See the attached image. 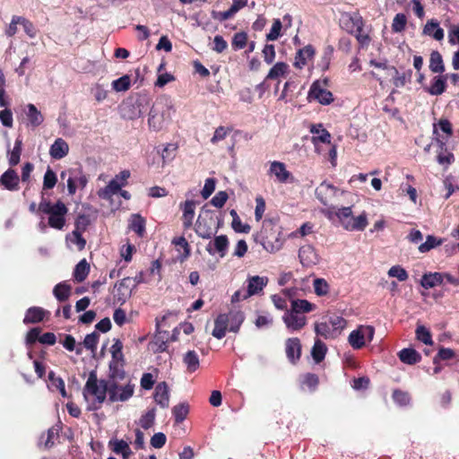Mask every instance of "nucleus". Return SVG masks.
<instances>
[{"label": "nucleus", "mask_w": 459, "mask_h": 459, "mask_svg": "<svg viewBox=\"0 0 459 459\" xmlns=\"http://www.w3.org/2000/svg\"><path fill=\"white\" fill-rule=\"evenodd\" d=\"M326 352H327V347H326L325 343L323 341H321L320 339L316 338L314 345L311 350V355H312L313 359L316 363H320L321 361L324 360Z\"/></svg>", "instance_id": "40"}, {"label": "nucleus", "mask_w": 459, "mask_h": 459, "mask_svg": "<svg viewBox=\"0 0 459 459\" xmlns=\"http://www.w3.org/2000/svg\"><path fill=\"white\" fill-rule=\"evenodd\" d=\"M302 384L307 385L310 391H315L319 384V378L314 373H307L303 376Z\"/></svg>", "instance_id": "63"}, {"label": "nucleus", "mask_w": 459, "mask_h": 459, "mask_svg": "<svg viewBox=\"0 0 459 459\" xmlns=\"http://www.w3.org/2000/svg\"><path fill=\"white\" fill-rule=\"evenodd\" d=\"M316 54V49L312 45H307L298 50L295 56L294 66L302 68L307 65V61L312 59Z\"/></svg>", "instance_id": "21"}, {"label": "nucleus", "mask_w": 459, "mask_h": 459, "mask_svg": "<svg viewBox=\"0 0 459 459\" xmlns=\"http://www.w3.org/2000/svg\"><path fill=\"white\" fill-rule=\"evenodd\" d=\"M131 229L140 237L145 232V220L139 214L133 215Z\"/></svg>", "instance_id": "54"}, {"label": "nucleus", "mask_w": 459, "mask_h": 459, "mask_svg": "<svg viewBox=\"0 0 459 459\" xmlns=\"http://www.w3.org/2000/svg\"><path fill=\"white\" fill-rule=\"evenodd\" d=\"M226 316L228 319L229 330L233 333L238 332L240 325L245 319L243 312L230 311V313L226 314Z\"/></svg>", "instance_id": "35"}, {"label": "nucleus", "mask_w": 459, "mask_h": 459, "mask_svg": "<svg viewBox=\"0 0 459 459\" xmlns=\"http://www.w3.org/2000/svg\"><path fill=\"white\" fill-rule=\"evenodd\" d=\"M229 329L228 319L226 314H220L214 320V328L212 330V336L217 339H222Z\"/></svg>", "instance_id": "26"}, {"label": "nucleus", "mask_w": 459, "mask_h": 459, "mask_svg": "<svg viewBox=\"0 0 459 459\" xmlns=\"http://www.w3.org/2000/svg\"><path fill=\"white\" fill-rule=\"evenodd\" d=\"M180 207L183 211L181 218L183 227L185 230H188L193 226V221L195 219V202L193 200H186L185 203L180 204Z\"/></svg>", "instance_id": "16"}, {"label": "nucleus", "mask_w": 459, "mask_h": 459, "mask_svg": "<svg viewBox=\"0 0 459 459\" xmlns=\"http://www.w3.org/2000/svg\"><path fill=\"white\" fill-rule=\"evenodd\" d=\"M214 248L218 251L221 257L225 255V252L229 246V240L226 235L217 236L214 238Z\"/></svg>", "instance_id": "56"}, {"label": "nucleus", "mask_w": 459, "mask_h": 459, "mask_svg": "<svg viewBox=\"0 0 459 459\" xmlns=\"http://www.w3.org/2000/svg\"><path fill=\"white\" fill-rule=\"evenodd\" d=\"M444 275L441 273H429L423 274L420 284L425 289H430L442 284Z\"/></svg>", "instance_id": "33"}, {"label": "nucleus", "mask_w": 459, "mask_h": 459, "mask_svg": "<svg viewBox=\"0 0 459 459\" xmlns=\"http://www.w3.org/2000/svg\"><path fill=\"white\" fill-rule=\"evenodd\" d=\"M365 25V21L359 11L345 12L341 14L340 27L349 34L356 32V28Z\"/></svg>", "instance_id": "8"}, {"label": "nucleus", "mask_w": 459, "mask_h": 459, "mask_svg": "<svg viewBox=\"0 0 459 459\" xmlns=\"http://www.w3.org/2000/svg\"><path fill=\"white\" fill-rule=\"evenodd\" d=\"M183 362L190 373L196 371L200 367L199 357L195 351H188L183 357Z\"/></svg>", "instance_id": "42"}, {"label": "nucleus", "mask_w": 459, "mask_h": 459, "mask_svg": "<svg viewBox=\"0 0 459 459\" xmlns=\"http://www.w3.org/2000/svg\"><path fill=\"white\" fill-rule=\"evenodd\" d=\"M195 233L202 238L208 239L214 235L212 227L207 224L206 219L199 215L195 227Z\"/></svg>", "instance_id": "30"}, {"label": "nucleus", "mask_w": 459, "mask_h": 459, "mask_svg": "<svg viewBox=\"0 0 459 459\" xmlns=\"http://www.w3.org/2000/svg\"><path fill=\"white\" fill-rule=\"evenodd\" d=\"M299 258L304 267H312L320 261V256L316 248L309 244L303 245L299 247Z\"/></svg>", "instance_id": "10"}, {"label": "nucleus", "mask_w": 459, "mask_h": 459, "mask_svg": "<svg viewBox=\"0 0 459 459\" xmlns=\"http://www.w3.org/2000/svg\"><path fill=\"white\" fill-rule=\"evenodd\" d=\"M329 80L325 78L323 80L315 81L308 91L307 100L309 102L316 101L321 105H329L333 102V93L327 90Z\"/></svg>", "instance_id": "4"}, {"label": "nucleus", "mask_w": 459, "mask_h": 459, "mask_svg": "<svg viewBox=\"0 0 459 459\" xmlns=\"http://www.w3.org/2000/svg\"><path fill=\"white\" fill-rule=\"evenodd\" d=\"M446 79H447V75L435 76L431 81L430 86L429 88H427L426 91L430 95H434V96L441 95L443 92H445V91L446 89Z\"/></svg>", "instance_id": "28"}, {"label": "nucleus", "mask_w": 459, "mask_h": 459, "mask_svg": "<svg viewBox=\"0 0 459 459\" xmlns=\"http://www.w3.org/2000/svg\"><path fill=\"white\" fill-rule=\"evenodd\" d=\"M282 24L280 19H274L270 32L266 35L267 40H276L280 35Z\"/></svg>", "instance_id": "62"}, {"label": "nucleus", "mask_w": 459, "mask_h": 459, "mask_svg": "<svg viewBox=\"0 0 459 459\" xmlns=\"http://www.w3.org/2000/svg\"><path fill=\"white\" fill-rule=\"evenodd\" d=\"M27 117L33 127H37L42 124L44 117L40 111L38 110L34 104L27 105Z\"/></svg>", "instance_id": "46"}, {"label": "nucleus", "mask_w": 459, "mask_h": 459, "mask_svg": "<svg viewBox=\"0 0 459 459\" xmlns=\"http://www.w3.org/2000/svg\"><path fill=\"white\" fill-rule=\"evenodd\" d=\"M455 359L459 362V354L450 348L441 347L433 359L434 364H437L440 360Z\"/></svg>", "instance_id": "44"}, {"label": "nucleus", "mask_w": 459, "mask_h": 459, "mask_svg": "<svg viewBox=\"0 0 459 459\" xmlns=\"http://www.w3.org/2000/svg\"><path fill=\"white\" fill-rule=\"evenodd\" d=\"M316 308V304L309 302L307 299H292L291 301V310L294 313L301 314V313H309L314 311Z\"/></svg>", "instance_id": "36"}, {"label": "nucleus", "mask_w": 459, "mask_h": 459, "mask_svg": "<svg viewBox=\"0 0 459 459\" xmlns=\"http://www.w3.org/2000/svg\"><path fill=\"white\" fill-rule=\"evenodd\" d=\"M439 143L441 152L437 156V160L440 165L449 166L455 161V156L452 152H448L446 148V143L440 140Z\"/></svg>", "instance_id": "45"}, {"label": "nucleus", "mask_w": 459, "mask_h": 459, "mask_svg": "<svg viewBox=\"0 0 459 459\" xmlns=\"http://www.w3.org/2000/svg\"><path fill=\"white\" fill-rule=\"evenodd\" d=\"M254 239L256 243H260L263 247L270 252L273 253L278 251L281 247V242L276 235L275 231H273V229L268 230L264 227L260 232L254 236Z\"/></svg>", "instance_id": "7"}, {"label": "nucleus", "mask_w": 459, "mask_h": 459, "mask_svg": "<svg viewBox=\"0 0 459 459\" xmlns=\"http://www.w3.org/2000/svg\"><path fill=\"white\" fill-rule=\"evenodd\" d=\"M131 86V78L129 75L126 74L121 77H119L117 80H114L112 82V88L114 91L120 92V91H126L129 90Z\"/></svg>", "instance_id": "52"}, {"label": "nucleus", "mask_w": 459, "mask_h": 459, "mask_svg": "<svg viewBox=\"0 0 459 459\" xmlns=\"http://www.w3.org/2000/svg\"><path fill=\"white\" fill-rule=\"evenodd\" d=\"M122 186H124L123 182L118 183L117 179L113 178L108 182V184L105 186V188L100 189L99 191V196L103 199H108L111 195L118 193L121 190Z\"/></svg>", "instance_id": "41"}, {"label": "nucleus", "mask_w": 459, "mask_h": 459, "mask_svg": "<svg viewBox=\"0 0 459 459\" xmlns=\"http://www.w3.org/2000/svg\"><path fill=\"white\" fill-rule=\"evenodd\" d=\"M90 273V264L86 259L81 260L74 270V278L77 282H82Z\"/></svg>", "instance_id": "43"}, {"label": "nucleus", "mask_w": 459, "mask_h": 459, "mask_svg": "<svg viewBox=\"0 0 459 459\" xmlns=\"http://www.w3.org/2000/svg\"><path fill=\"white\" fill-rule=\"evenodd\" d=\"M347 321L340 316H332L326 321L316 323L315 332L325 339L335 338L346 327Z\"/></svg>", "instance_id": "3"}, {"label": "nucleus", "mask_w": 459, "mask_h": 459, "mask_svg": "<svg viewBox=\"0 0 459 459\" xmlns=\"http://www.w3.org/2000/svg\"><path fill=\"white\" fill-rule=\"evenodd\" d=\"M0 186L3 189L13 192L20 188V178L13 169H8L0 177Z\"/></svg>", "instance_id": "13"}, {"label": "nucleus", "mask_w": 459, "mask_h": 459, "mask_svg": "<svg viewBox=\"0 0 459 459\" xmlns=\"http://www.w3.org/2000/svg\"><path fill=\"white\" fill-rule=\"evenodd\" d=\"M110 382L105 380H99L97 373L92 370L90 372L88 379L83 387L82 394L85 400H88L89 396H92L94 409H99L100 405L105 402L107 394H109Z\"/></svg>", "instance_id": "1"}, {"label": "nucleus", "mask_w": 459, "mask_h": 459, "mask_svg": "<svg viewBox=\"0 0 459 459\" xmlns=\"http://www.w3.org/2000/svg\"><path fill=\"white\" fill-rule=\"evenodd\" d=\"M368 226L367 213L363 212L357 217L352 216L349 222L345 225V230L350 231H362Z\"/></svg>", "instance_id": "31"}, {"label": "nucleus", "mask_w": 459, "mask_h": 459, "mask_svg": "<svg viewBox=\"0 0 459 459\" xmlns=\"http://www.w3.org/2000/svg\"><path fill=\"white\" fill-rule=\"evenodd\" d=\"M22 140L17 138L14 143V147L9 156L8 161H9V165L11 167L16 166L20 162L21 154H22Z\"/></svg>", "instance_id": "53"}, {"label": "nucleus", "mask_w": 459, "mask_h": 459, "mask_svg": "<svg viewBox=\"0 0 459 459\" xmlns=\"http://www.w3.org/2000/svg\"><path fill=\"white\" fill-rule=\"evenodd\" d=\"M134 391V385L127 384L121 386L117 382L110 381L109 401L111 403L126 402L133 396Z\"/></svg>", "instance_id": "9"}, {"label": "nucleus", "mask_w": 459, "mask_h": 459, "mask_svg": "<svg viewBox=\"0 0 459 459\" xmlns=\"http://www.w3.org/2000/svg\"><path fill=\"white\" fill-rule=\"evenodd\" d=\"M56 182L57 178L56 173L50 168H48L43 178V189H52Z\"/></svg>", "instance_id": "58"}, {"label": "nucleus", "mask_w": 459, "mask_h": 459, "mask_svg": "<svg viewBox=\"0 0 459 459\" xmlns=\"http://www.w3.org/2000/svg\"><path fill=\"white\" fill-rule=\"evenodd\" d=\"M282 320L287 328L291 331H299L307 325V317L305 316H300V314L294 313L291 310H286Z\"/></svg>", "instance_id": "14"}, {"label": "nucleus", "mask_w": 459, "mask_h": 459, "mask_svg": "<svg viewBox=\"0 0 459 459\" xmlns=\"http://www.w3.org/2000/svg\"><path fill=\"white\" fill-rule=\"evenodd\" d=\"M178 146L177 143H168L161 152V158L164 163L171 161L175 156Z\"/></svg>", "instance_id": "57"}, {"label": "nucleus", "mask_w": 459, "mask_h": 459, "mask_svg": "<svg viewBox=\"0 0 459 459\" xmlns=\"http://www.w3.org/2000/svg\"><path fill=\"white\" fill-rule=\"evenodd\" d=\"M315 293L317 296H325L329 292V284L323 278H316L313 283Z\"/></svg>", "instance_id": "55"}, {"label": "nucleus", "mask_w": 459, "mask_h": 459, "mask_svg": "<svg viewBox=\"0 0 459 459\" xmlns=\"http://www.w3.org/2000/svg\"><path fill=\"white\" fill-rule=\"evenodd\" d=\"M129 281L130 278L126 277L118 284L115 285L116 293L114 294V299L117 303L122 305L130 298L132 290L128 285Z\"/></svg>", "instance_id": "18"}, {"label": "nucleus", "mask_w": 459, "mask_h": 459, "mask_svg": "<svg viewBox=\"0 0 459 459\" xmlns=\"http://www.w3.org/2000/svg\"><path fill=\"white\" fill-rule=\"evenodd\" d=\"M108 446L117 455H122L125 459L128 458L132 454L129 445L123 439H111Z\"/></svg>", "instance_id": "32"}, {"label": "nucleus", "mask_w": 459, "mask_h": 459, "mask_svg": "<svg viewBox=\"0 0 459 459\" xmlns=\"http://www.w3.org/2000/svg\"><path fill=\"white\" fill-rule=\"evenodd\" d=\"M407 22V18L403 13H397L393 21L392 30L394 32H401L404 30Z\"/></svg>", "instance_id": "61"}, {"label": "nucleus", "mask_w": 459, "mask_h": 459, "mask_svg": "<svg viewBox=\"0 0 459 459\" xmlns=\"http://www.w3.org/2000/svg\"><path fill=\"white\" fill-rule=\"evenodd\" d=\"M39 211L41 213L48 215V223L49 227L59 230L65 227V215L68 212V208L61 200L52 204L49 200L42 196L39 204Z\"/></svg>", "instance_id": "2"}, {"label": "nucleus", "mask_w": 459, "mask_h": 459, "mask_svg": "<svg viewBox=\"0 0 459 459\" xmlns=\"http://www.w3.org/2000/svg\"><path fill=\"white\" fill-rule=\"evenodd\" d=\"M365 25H359L356 28V32L351 35L355 36L361 48H367L371 42V37L368 31L364 30Z\"/></svg>", "instance_id": "49"}, {"label": "nucleus", "mask_w": 459, "mask_h": 459, "mask_svg": "<svg viewBox=\"0 0 459 459\" xmlns=\"http://www.w3.org/2000/svg\"><path fill=\"white\" fill-rule=\"evenodd\" d=\"M416 337L419 341L422 342L425 344H432V336L429 332L425 326L419 325L416 328Z\"/></svg>", "instance_id": "59"}, {"label": "nucleus", "mask_w": 459, "mask_h": 459, "mask_svg": "<svg viewBox=\"0 0 459 459\" xmlns=\"http://www.w3.org/2000/svg\"><path fill=\"white\" fill-rule=\"evenodd\" d=\"M120 361L112 360L109 363V378L111 381L116 382V380H123L126 376V372L123 368V365L119 363Z\"/></svg>", "instance_id": "47"}, {"label": "nucleus", "mask_w": 459, "mask_h": 459, "mask_svg": "<svg viewBox=\"0 0 459 459\" xmlns=\"http://www.w3.org/2000/svg\"><path fill=\"white\" fill-rule=\"evenodd\" d=\"M48 315H49L48 310H45L40 307H31L26 311L23 323L25 325L40 323Z\"/></svg>", "instance_id": "19"}, {"label": "nucleus", "mask_w": 459, "mask_h": 459, "mask_svg": "<svg viewBox=\"0 0 459 459\" xmlns=\"http://www.w3.org/2000/svg\"><path fill=\"white\" fill-rule=\"evenodd\" d=\"M71 285L66 281H62L54 287L53 294L59 302H64L71 296Z\"/></svg>", "instance_id": "39"}, {"label": "nucleus", "mask_w": 459, "mask_h": 459, "mask_svg": "<svg viewBox=\"0 0 459 459\" xmlns=\"http://www.w3.org/2000/svg\"><path fill=\"white\" fill-rule=\"evenodd\" d=\"M153 398L157 404H159L161 408L169 407V391L166 382H160L156 385Z\"/></svg>", "instance_id": "20"}, {"label": "nucleus", "mask_w": 459, "mask_h": 459, "mask_svg": "<svg viewBox=\"0 0 459 459\" xmlns=\"http://www.w3.org/2000/svg\"><path fill=\"white\" fill-rule=\"evenodd\" d=\"M337 192V187L324 181L316 188L315 194L320 203L326 206L332 201L333 197L336 195Z\"/></svg>", "instance_id": "12"}, {"label": "nucleus", "mask_w": 459, "mask_h": 459, "mask_svg": "<svg viewBox=\"0 0 459 459\" xmlns=\"http://www.w3.org/2000/svg\"><path fill=\"white\" fill-rule=\"evenodd\" d=\"M270 173L273 174L280 183L293 181V176L286 169V166L281 161H273L270 166Z\"/></svg>", "instance_id": "15"}, {"label": "nucleus", "mask_w": 459, "mask_h": 459, "mask_svg": "<svg viewBox=\"0 0 459 459\" xmlns=\"http://www.w3.org/2000/svg\"><path fill=\"white\" fill-rule=\"evenodd\" d=\"M68 143L62 138H57L50 146L49 154L55 160H61L68 154Z\"/></svg>", "instance_id": "23"}, {"label": "nucleus", "mask_w": 459, "mask_h": 459, "mask_svg": "<svg viewBox=\"0 0 459 459\" xmlns=\"http://www.w3.org/2000/svg\"><path fill=\"white\" fill-rule=\"evenodd\" d=\"M423 34L433 37L436 40L444 39V30L435 20L428 21L423 28Z\"/></svg>", "instance_id": "34"}, {"label": "nucleus", "mask_w": 459, "mask_h": 459, "mask_svg": "<svg viewBox=\"0 0 459 459\" xmlns=\"http://www.w3.org/2000/svg\"><path fill=\"white\" fill-rule=\"evenodd\" d=\"M58 429L52 427L46 433L39 437V446L44 449H49L55 445V440L58 438Z\"/></svg>", "instance_id": "29"}, {"label": "nucleus", "mask_w": 459, "mask_h": 459, "mask_svg": "<svg viewBox=\"0 0 459 459\" xmlns=\"http://www.w3.org/2000/svg\"><path fill=\"white\" fill-rule=\"evenodd\" d=\"M391 70L394 72L393 84L396 88H403L407 83L411 82L412 70L408 69L403 73H400L395 66H391Z\"/></svg>", "instance_id": "24"}, {"label": "nucleus", "mask_w": 459, "mask_h": 459, "mask_svg": "<svg viewBox=\"0 0 459 459\" xmlns=\"http://www.w3.org/2000/svg\"><path fill=\"white\" fill-rule=\"evenodd\" d=\"M429 70L435 74L445 72V65L441 54L437 50H433L429 57Z\"/></svg>", "instance_id": "38"}, {"label": "nucleus", "mask_w": 459, "mask_h": 459, "mask_svg": "<svg viewBox=\"0 0 459 459\" xmlns=\"http://www.w3.org/2000/svg\"><path fill=\"white\" fill-rule=\"evenodd\" d=\"M67 174H69L67 190L70 195H74L78 188L83 189L86 187L88 177L82 169H71L67 171H62L60 174L61 179H65Z\"/></svg>", "instance_id": "5"}, {"label": "nucleus", "mask_w": 459, "mask_h": 459, "mask_svg": "<svg viewBox=\"0 0 459 459\" xmlns=\"http://www.w3.org/2000/svg\"><path fill=\"white\" fill-rule=\"evenodd\" d=\"M400 360L407 365H415L421 360V355L412 348H404L398 352Z\"/></svg>", "instance_id": "27"}, {"label": "nucleus", "mask_w": 459, "mask_h": 459, "mask_svg": "<svg viewBox=\"0 0 459 459\" xmlns=\"http://www.w3.org/2000/svg\"><path fill=\"white\" fill-rule=\"evenodd\" d=\"M286 355L289 360L295 364L301 356V343L299 338H289L286 341Z\"/></svg>", "instance_id": "17"}, {"label": "nucleus", "mask_w": 459, "mask_h": 459, "mask_svg": "<svg viewBox=\"0 0 459 459\" xmlns=\"http://www.w3.org/2000/svg\"><path fill=\"white\" fill-rule=\"evenodd\" d=\"M375 328L373 326L360 325L349 334L348 342L353 349L359 350L366 345V339L368 342L373 340Z\"/></svg>", "instance_id": "6"}, {"label": "nucleus", "mask_w": 459, "mask_h": 459, "mask_svg": "<svg viewBox=\"0 0 459 459\" xmlns=\"http://www.w3.org/2000/svg\"><path fill=\"white\" fill-rule=\"evenodd\" d=\"M188 412L189 405L186 403H181L172 408V414L177 423L182 422L186 418Z\"/></svg>", "instance_id": "50"}, {"label": "nucleus", "mask_w": 459, "mask_h": 459, "mask_svg": "<svg viewBox=\"0 0 459 459\" xmlns=\"http://www.w3.org/2000/svg\"><path fill=\"white\" fill-rule=\"evenodd\" d=\"M247 4V0H234L232 5L230 7L229 10L224 12H220L218 13V19L221 22L227 21L233 17L235 13H237L240 9L245 7Z\"/></svg>", "instance_id": "37"}, {"label": "nucleus", "mask_w": 459, "mask_h": 459, "mask_svg": "<svg viewBox=\"0 0 459 459\" xmlns=\"http://www.w3.org/2000/svg\"><path fill=\"white\" fill-rule=\"evenodd\" d=\"M327 213L329 217H331L332 215H335L344 229L345 225L352 217V210L351 206L342 207L338 209L334 206H330L327 209Z\"/></svg>", "instance_id": "22"}, {"label": "nucleus", "mask_w": 459, "mask_h": 459, "mask_svg": "<svg viewBox=\"0 0 459 459\" xmlns=\"http://www.w3.org/2000/svg\"><path fill=\"white\" fill-rule=\"evenodd\" d=\"M268 281L269 280L266 276H249L247 280V287L244 298L260 294L268 284Z\"/></svg>", "instance_id": "11"}, {"label": "nucleus", "mask_w": 459, "mask_h": 459, "mask_svg": "<svg viewBox=\"0 0 459 459\" xmlns=\"http://www.w3.org/2000/svg\"><path fill=\"white\" fill-rule=\"evenodd\" d=\"M99 338L100 335L96 332L87 334L83 340L84 347L91 351H95L99 342Z\"/></svg>", "instance_id": "64"}, {"label": "nucleus", "mask_w": 459, "mask_h": 459, "mask_svg": "<svg viewBox=\"0 0 459 459\" xmlns=\"http://www.w3.org/2000/svg\"><path fill=\"white\" fill-rule=\"evenodd\" d=\"M262 55H263V57H264V61L268 64V65H271L274 62V59H275V56H276V52H275V48L273 44H266L264 45L263 50H262Z\"/></svg>", "instance_id": "60"}, {"label": "nucleus", "mask_w": 459, "mask_h": 459, "mask_svg": "<svg viewBox=\"0 0 459 459\" xmlns=\"http://www.w3.org/2000/svg\"><path fill=\"white\" fill-rule=\"evenodd\" d=\"M247 34L245 31H239L233 35L231 40V48L233 50L238 51L243 49L247 45Z\"/></svg>", "instance_id": "51"}, {"label": "nucleus", "mask_w": 459, "mask_h": 459, "mask_svg": "<svg viewBox=\"0 0 459 459\" xmlns=\"http://www.w3.org/2000/svg\"><path fill=\"white\" fill-rule=\"evenodd\" d=\"M290 73V65L285 62H277L269 70L265 80H278L286 77Z\"/></svg>", "instance_id": "25"}, {"label": "nucleus", "mask_w": 459, "mask_h": 459, "mask_svg": "<svg viewBox=\"0 0 459 459\" xmlns=\"http://www.w3.org/2000/svg\"><path fill=\"white\" fill-rule=\"evenodd\" d=\"M148 124L154 131H159L162 127V118L159 115L157 105H153L149 112Z\"/></svg>", "instance_id": "48"}]
</instances>
